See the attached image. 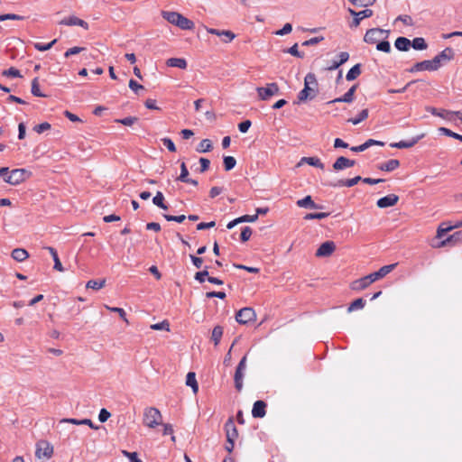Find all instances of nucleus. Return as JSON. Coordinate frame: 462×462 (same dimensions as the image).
Segmentation results:
<instances>
[{"label":"nucleus","mask_w":462,"mask_h":462,"mask_svg":"<svg viewBox=\"0 0 462 462\" xmlns=\"http://www.w3.org/2000/svg\"><path fill=\"white\" fill-rule=\"evenodd\" d=\"M246 369V356H243L240 362L238 363L235 375H234V381H235V387L236 389L240 392L243 388V379L245 376V371Z\"/></svg>","instance_id":"nucleus-4"},{"label":"nucleus","mask_w":462,"mask_h":462,"mask_svg":"<svg viewBox=\"0 0 462 462\" xmlns=\"http://www.w3.org/2000/svg\"><path fill=\"white\" fill-rule=\"evenodd\" d=\"M435 63H437V60H432L417 62L409 69V72L414 73V72L421 71V70H429V71L438 70L437 66H435Z\"/></svg>","instance_id":"nucleus-11"},{"label":"nucleus","mask_w":462,"mask_h":462,"mask_svg":"<svg viewBox=\"0 0 462 462\" xmlns=\"http://www.w3.org/2000/svg\"><path fill=\"white\" fill-rule=\"evenodd\" d=\"M163 217L167 221H174V222H177V223H182L186 219V216L185 215L172 216V215L164 214Z\"/></svg>","instance_id":"nucleus-57"},{"label":"nucleus","mask_w":462,"mask_h":462,"mask_svg":"<svg viewBox=\"0 0 462 462\" xmlns=\"http://www.w3.org/2000/svg\"><path fill=\"white\" fill-rule=\"evenodd\" d=\"M186 384L191 387L192 392L196 394L199 391V384L196 380V374L194 372H189L186 376Z\"/></svg>","instance_id":"nucleus-32"},{"label":"nucleus","mask_w":462,"mask_h":462,"mask_svg":"<svg viewBox=\"0 0 462 462\" xmlns=\"http://www.w3.org/2000/svg\"><path fill=\"white\" fill-rule=\"evenodd\" d=\"M301 162L308 163L310 166L317 167L323 170L325 165L318 157H303Z\"/></svg>","instance_id":"nucleus-36"},{"label":"nucleus","mask_w":462,"mask_h":462,"mask_svg":"<svg viewBox=\"0 0 462 462\" xmlns=\"http://www.w3.org/2000/svg\"><path fill=\"white\" fill-rule=\"evenodd\" d=\"M397 263L383 265L378 271L372 273L366 276L354 281L351 284V289L354 291H363L367 288L371 283L383 278L396 267Z\"/></svg>","instance_id":"nucleus-1"},{"label":"nucleus","mask_w":462,"mask_h":462,"mask_svg":"<svg viewBox=\"0 0 462 462\" xmlns=\"http://www.w3.org/2000/svg\"><path fill=\"white\" fill-rule=\"evenodd\" d=\"M161 14L168 23L177 26L178 18L180 16V13L173 11H162Z\"/></svg>","instance_id":"nucleus-28"},{"label":"nucleus","mask_w":462,"mask_h":462,"mask_svg":"<svg viewBox=\"0 0 462 462\" xmlns=\"http://www.w3.org/2000/svg\"><path fill=\"white\" fill-rule=\"evenodd\" d=\"M167 66L185 69L188 66L187 60L183 58H171L166 61Z\"/></svg>","instance_id":"nucleus-26"},{"label":"nucleus","mask_w":462,"mask_h":462,"mask_svg":"<svg viewBox=\"0 0 462 462\" xmlns=\"http://www.w3.org/2000/svg\"><path fill=\"white\" fill-rule=\"evenodd\" d=\"M51 127V124H49L48 122H44V123H42V124H39V125H35L33 127V130L37 134H42L43 132H45L47 130H50Z\"/></svg>","instance_id":"nucleus-58"},{"label":"nucleus","mask_w":462,"mask_h":462,"mask_svg":"<svg viewBox=\"0 0 462 462\" xmlns=\"http://www.w3.org/2000/svg\"><path fill=\"white\" fill-rule=\"evenodd\" d=\"M162 416L161 411L155 407H148L143 411V424L148 428L154 429L161 425Z\"/></svg>","instance_id":"nucleus-3"},{"label":"nucleus","mask_w":462,"mask_h":462,"mask_svg":"<svg viewBox=\"0 0 462 462\" xmlns=\"http://www.w3.org/2000/svg\"><path fill=\"white\" fill-rule=\"evenodd\" d=\"M360 180H362V178L360 176H356L352 179H347V180H339L338 181L333 183V182H330V183H328L327 185L330 186V187H334V188H337V187H353L355 186L356 184H357Z\"/></svg>","instance_id":"nucleus-23"},{"label":"nucleus","mask_w":462,"mask_h":462,"mask_svg":"<svg viewBox=\"0 0 462 462\" xmlns=\"http://www.w3.org/2000/svg\"><path fill=\"white\" fill-rule=\"evenodd\" d=\"M460 241H462V230L448 236L446 239L440 241L437 245H434V247L440 248L448 245H455Z\"/></svg>","instance_id":"nucleus-19"},{"label":"nucleus","mask_w":462,"mask_h":462,"mask_svg":"<svg viewBox=\"0 0 462 462\" xmlns=\"http://www.w3.org/2000/svg\"><path fill=\"white\" fill-rule=\"evenodd\" d=\"M137 121H138V118L135 117V116H127V117H125V118L116 119L115 120L116 123H119V124H122L124 125H132L134 123H136Z\"/></svg>","instance_id":"nucleus-54"},{"label":"nucleus","mask_w":462,"mask_h":462,"mask_svg":"<svg viewBox=\"0 0 462 462\" xmlns=\"http://www.w3.org/2000/svg\"><path fill=\"white\" fill-rule=\"evenodd\" d=\"M212 149V143L209 139H203L196 148L198 152H208Z\"/></svg>","instance_id":"nucleus-40"},{"label":"nucleus","mask_w":462,"mask_h":462,"mask_svg":"<svg viewBox=\"0 0 462 462\" xmlns=\"http://www.w3.org/2000/svg\"><path fill=\"white\" fill-rule=\"evenodd\" d=\"M365 306V300L362 298L356 299L347 308L348 312H352L356 310H362Z\"/></svg>","instance_id":"nucleus-41"},{"label":"nucleus","mask_w":462,"mask_h":462,"mask_svg":"<svg viewBox=\"0 0 462 462\" xmlns=\"http://www.w3.org/2000/svg\"><path fill=\"white\" fill-rule=\"evenodd\" d=\"M85 50V48L83 47H72L70 49H69L68 51H66V52L64 53V57L65 58H69L72 55H76V54H79L80 53L81 51H83Z\"/></svg>","instance_id":"nucleus-60"},{"label":"nucleus","mask_w":462,"mask_h":462,"mask_svg":"<svg viewBox=\"0 0 462 462\" xmlns=\"http://www.w3.org/2000/svg\"><path fill=\"white\" fill-rule=\"evenodd\" d=\"M255 312L254 309L245 307L241 309L236 315V319L239 324H247L255 319Z\"/></svg>","instance_id":"nucleus-6"},{"label":"nucleus","mask_w":462,"mask_h":462,"mask_svg":"<svg viewBox=\"0 0 462 462\" xmlns=\"http://www.w3.org/2000/svg\"><path fill=\"white\" fill-rule=\"evenodd\" d=\"M287 53H290L291 55L302 59L304 57V53L299 51L298 50V43H294L291 47L284 51Z\"/></svg>","instance_id":"nucleus-51"},{"label":"nucleus","mask_w":462,"mask_h":462,"mask_svg":"<svg viewBox=\"0 0 462 462\" xmlns=\"http://www.w3.org/2000/svg\"><path fill=\"white\" fill-rule=\"evenodd\" d=\"M53 453V448L47 441H40L37 443L36 456L38 457L50 458Z\"/></svg>","instance_id":"nucleus-14"},{"label":"nucleus","mask_w":462,"mask_h":462,"mask_svg":"<svg viewBox=\"0 0 462 462\" xmlns=\"http://www.w3.org/2000/svg\"><path fill=\"white\" fill-rule=\"evenodd\" d=\"M454 229V226L449 222H443L441 223L437 230V237L441 238L444 236L448 232Z\"/></svg>","instance_id":"nucleus-35"},{"label":"nucleus","mask_w":462,"mask_h":462,"mask_svg":"<svg viewBox=\"0 0 462 462\" xmlns=\"http://www.w3.org/2000/svg\"><path fill=\"white\" fill-rule=\"evenodd\" d=\"M411 42L412 43L411 44V47H412L414 50L424 51L428 48V44L425 39L422 37H416Z\"/></svg>","instance_id":"nucleus-34"},{"label":"nucleus","mask_w":462,"mask_h":462,"mask_svg":"<svg viewBox=\"0 0 462 462\" xmlns=\"http://www.w3.org/2000/svg\"><path fill=\"white\" fill-rule=\"evenodd\" d=\"M152 203L162 209H168V206L164 203V196L161 191L156 192L155 196L152 198Z\"/></svg>","instance_id":"nucleus-37"},{"label":"nucleus","mask_w":462,"mask_h":462,"mask_svg":"<svg viewBox=\"0 0 462 462\" xmlns=\"http://www.w3.org/2000/svg\"><path fill=\"white\" fill-rule=\"evenodd\" d=\"M123 454L128 457L130 462H143L139 457L136 452H128L124 450Z\"/></svg>","instance_id":"nucleus-63"},{"label":"nucleus","mask_w":462,"mask_h":462,"mask_svg":"<svg viewBox=\"0 0 462 462\" xmlns=\"http://www.w3.org/2000/svg\"><path fill=\"white\" fill-rule=\"evenodd\" d=\"M361 64L357 63L348 70L346 79L347 81L355 80L361 74Z\"/></svg>","instance_id":"nucleus-33"},{"label":"nucleus","mask_w":462,"mask_h":462,"mask_svg":"<svg viewBox=\"0 0 462 462\" xmlns=\"http://www.w3.org/2000/svg\"><path fill=\"white\" fill-rule=\"evenodd\" d=\"M266 414V403L263 401H256L252 409L254 418H263Z\"/></svg>","instance_id":"nucleus-20"},{"label":"nucleus","mask_w":462,"mask_h":462,"mask_svg":"<svg viewBox=\"0 0 462 462\" xmlns=\"http://www.w3.org/2000/svg\"><path fill=\"white\" fill-rule=\"evenodd\" d=\"M348 12L351 15L354 16V19L350 23L351 28L358 27L361 20L371 17L373 15V11L371 9H365L363 11L356 12L354 9L348 8Z\"/></svg>","instance_id":"nucleus-8"},{"label":"nucleus","mask_w":462,"mask_h":462,"mask_svg":"<svg viewBox=\"0 0 462 462\" xmlns=\"http://www.w3.org/2000/svg\"><path fill=\"white\" fill-rule=\"evenodd\" d=\"M2 75L5 77H13V78H21V73L19 69L11 67L8 69H5L2 71Z\"/></svg>","instance_id":"nucleus-49"},{"label":"nucleus","mask_w":462,"mask_h":462,"mask_svg":"<svg viewBox=\"0 0 462 462\" xmlns=\"http://www.w3.org/2000/svg\"><path fill=\"white\" fill-rule=\"evenodd\" d=\"M223 336V328L221 326H216L212 330L211 339L213 340L215 346H217L221 340Z\"/></svg>","instance_id":"nucleus-39"},{"label":"nucleus","mask_w":462,"mask_h":462,"mask_svg":"<svg viewBox=\"0 0 462 462\" xmlns=\"http://www.w3.org/2000/svg\"><path fill=\"white\" fill-rule=\"evenodd\" d=\"M27 171L24 169H14L11 171L10 175L7 176L5 182L11 185H18L22 183L26 178Z\"/></svg>","instance_id":"nucleus-9"},{"label":"nucleus","mask_w":462,"mask_h":462,"mask_svg":"<svg viewBox=\"0 0 462 462\" xmlns=\"http://www.w3.org/2000/svg\"><path fill=\"white\" fill-rule=\"evenodd\" d=\"M61 423H72L75 425H88L91 429L97 430V427L95 426L91 420L89 419H83V420H78V419H63L60 420Z\"/></svg>","instance_id":"nucleus-27"},{"label":"nucleus","mask_w":462,"mask_h":462,"mask_svg":"<svg viewBox=\"0 0 462 462\" xmlns=\"http://www.w3.org/2000/svg\"><path fill=\"white\" fill-rule=\"evenodd\" d=\"M195 24L191 20L188 19L180 14V16L177 21V27L181 30H192Z\"/></svg>","instance_id":"nucleus-30"},{"label":"nucleus","mask_w":462,"mask_h":462,"mask_svg":"<svg viewBox=\"0 0 462 462\" xmlns=\"http://www.w3.org/2000/svg\"><path fill=\"white\" fill-rule=\"evenodd\" d=\"M427 111H429L433 116H439L448 121H452V114H451L452 111L446 110V109L439 110V109H437L435 107H431V106L427 107Z\"/></svg>","instance_id":"nucleus-24"},{"label":"nucleus","mask_w":462,"mask_h":462,"mask_svg":"<svg viewBox=\"0 0 462 462\" xmlns=\"http://www.w3.org/2000/svg\"><path fill=\"white\" fill-rule=\"evenodd\" d=\"M399 200V197L395 194H389L387 196H384L381 199H379L376 202V205L380 208H385L389 207H393L396 205V203Z\"/></svg>","instance_id":"nucleus-17"},{"label":"nucleus","mask_w":462,"mask_h":462,"mask_svg":"<svg viewBox=\"0 0 462 462\" xmlns=\"http://www.w3.org/2000/svg\"><path fill=\"white\" fill-rule=\"evenodd\" d=\"M110 416L111 413L106 409L103 408L99 411L98 420L100 422H106Z\"/></svg>","instance_id":"nucleus-64"},{"label":"nucleus","mask_w":462,"mask_h":462,"mask_svg":"<svg viewBox=\"0 0 462 462\" xmlns=\"http://www.w3.org/2000/svg\"><path fill=\"white\" fill-rule=\"evenodd\" d=\"M411 42L406 37L400 36L395 40L394 46L400 51H407L411 47Z\"/></svg>","instance_id":"nucleus-25"},{"label":"nucleus","mask_w":462,"mask_h":462,"mask_svg":"<svg viewBox=\"0 0 462 462\" xmlns=\"http://www.w3.org/2000/svg\"><path fill=\"white\" fill-rule=\"evenodd\" d=\"M318 94V81L314 73H308L304 79V88L298 94L299 102L313 99Z\"/></svg>","instance_id":"nucleus-2"},{"label":"nucleus","mask_w":462,"mask_h":462,"mask_svg":"<svg viewBox=\"0 0 462 462\" xmlns=\"http://www.w3.org/2000/svg\"><path fill=\"white\" fill-rule=\"evenodd\" d=\"M357 85L352 86L342 97H337L328 102V104L332 103H351L354 100V94L356 90Z\"/></svg>","instance_id":"nucleus-21"},{"label":"nucleus","mask_w":462,"mask_h":462,"mask_svg":"<svg viewBox=\"0 0 462 462\" xmlns=\"http://www.w3.org/2000/svg\"><path fill=\"white\" fill-rule=\"evenodd\" d=\"M189 178V171L187 169V166L185 162H181L180 164V174L178 177V180L184 182Z\"/></svg>","instance_id":"nucleus-56"},{"label":"nucleus","mask_w":462,"mask_h":462,"mask_svg":"<svg viewBox=\"0 0 462 462\" xmlns=\"http://www.w3.org/2000/svg\"><path fill=\"white\" fill-rule=\"evenodd\" d=\"M151 328L153 330L170 331V323L167 319H164L162 322L151 325Z\"/></svg>","instance_id":"nucleus-47"},{"label":"nucleus","mask_w":462,"mask_h":462,"mask_svg":"<svg viewBox=\"0 0 462 462\" xmlns=\"http://www.w3.org/2000/svg\"><path fill=\"white\" fill-rule=\"evenodd\" d=\"M292 31V25L289 23H285L283 27L275 32L276 35L283 36L290 33Z\"/></svg>","instance_id":"nucleus-59"},{"label":"nucleus","mask_w":462,"mask_h":462,"mask_svg":"<svg viewBox=\"0 0 462 462\" xmlns=\"http://www.w3.org/2000/svg\"><path fill=\"white\" fill-rule=\"evenodd\" d=\"M297 206L305 208L322 209L323 206L317 204L313 201L311 196L308 195L305 198L297 201Z\"/></svg>","instance_id":"nucleus-22"},{"label":"nucleus","mask_w":462,"mask_h":462,"mask_svg":"<svg viewBox=\"0 0 462 462\" xmlns=\"http://www.w3.org/2000/svg\"><path fill=\"white\" fill-rule=\"evenodd\" d=\"M256 91L262 100H267L279 92V87L276 83H270L266 87H258Z\"/></svg>","instance_id":"nucleus-7"},{"label":"nucleus","mask_w":462,"mask_h":462,"mask_svg":"<svg viewBox=\"0 0 462 462\" xmlns=\"http://www.w3.org/2000/svg\"><path fill=\"white\" fill-rule=\"evenodd\" d=\"M424 136H425V134H421L412 137L411 140H408V141H400L397 143H390V146L393 148H398V149L411 148V147H413Z\"/></svg>","instance_id":"nucleus-16"},{"label":"nucleus","mask_w":462,"mask_h":462,"mask_svg":"<svg viewBox=\"0 0 462 462\" xmlns=\"http://www.w3.org/2000/svg\"><path fill=\"white\" fill-rule=\"evenodd\" d=\"M439 132H441L443 134L447 135V136H449V137H452L454 139H457V140H459L460 142H462V135L461 134H458L455 132H452L451 130L446 128V127H440L439 129Z\"/></svg>","instance_id":"nucleus-52"},{"label":"nucleus","mask_w":462,"mask_h":462,"mask_svg":"<svg viewBox=\"0 0 462 462\" xmlns=\"http://www.w3.org/2000/svg\"><path fill=\"white\" fill-rule=\"evenodd\" d=\"M336 249V245L333 241H326L322 243L316 251V256L327 257L333 254Z\"/></svg>","instance_id":"nucleus-13"},{"label":"nucleus","mask_w":462,"mask_h":462,"mask_svg":"<svg viewBox=\"0 0 462 462\" xmlns=\"http://www.w3.org/2000/svg\"><path fill=\"white\" fill-rule=\"evenodd\" d=\"M208 277H210L208 266H205L202 271L197 272L195 273L194 279L199 283H203L206 280L208 281Z\"/></svg>","instance_id":"nucleus-42"},{"label":"nucleus","mask_w":462,"mask_h":462,"mask_svg":"<svg viewBox=\"0 0 462 462\" xmlns=\"http://www.w3.org/2000/svg\"><path fill=\"white\" fill-rule=\"evenodd\" d=\"M355 165H356V161L350 160L344 156H340L335 161L332 167H333L334 171H339L344 169L353 167Z\"/></svg>","instance_id":"nucleus-18"},{"label":"nucleus","mask_w":462,"mask_h":462,"mask_svg":"<svg viewBox=\"0 0 462 462\" xmlns=\"http://www.w3.org/2000/svg\"><path fill=\"white\" fill-rule=\"evenodd\" d=\"M329 216V213L320 212V213H308L305 215V220H312V219H324Z\"/></svg>","instance_id":"nucleus-46"},{"label":"nucleus","mask_w":462,"mask_h":462,"mask_svg":"<svg viewBox=\"0 0 462 462\" xmlns=\"http://www.w3.org/2000/svg\"><path fill=\"white\" fill-rule=\"evenodd\" d=\"M454 51L450 47L445 48L442 51H440L438 55H436L432 60H437V63H435V66H437V69H439L442 63L450 61L454 58Z\"/></svg>","instance_id":"nucleus-10"},{"label":"nucleus","mask_w":462,"mask_h":462,"mask_svg":"<svg viewBox=\"0 0 462 462\" xmlns=\"http://www.w3.org/2000/svg\"><path fill=\"white\" fill-rule=\"evenodd\" d=\"M223 163L225 171H229L235 168L236 160L233 156H224Z\"/></svg>","instance_id":"nucleus-45"},{"label":"nucleus","mask_w":462,"mask_h":462,"mask_svg":"<svg viewBox=\"0 0 462 462\" xmlns=\"http://www.w3.org/2000/svg\"><path fill=\"white\" fill-rule=\"evenodd\" d=\"M252 229L250 226H245L243 227L242 229V232L240 234V239L242 242H246L250 239L251 236H252Z\"/></svg>","instance_id":"nucleus-55"},{"label":"nucleus","mask_w":462,"mask_h":462,"mask_svg":"<svg viewBox=\"0 0 462 462\" xmlns=\"http://www.w3.org/2000/svg\"><path fill=\"white\" fill-rule=\"evenodd\" d=\"M400 166V162L396 159H391L378 166V169L383 171H393Z\"/></svg>","instance_id":"nucleus-31"},{"label":"nucleus","mask_w":462,"mask_h":462,"mask_svg":"<svg viewBox=\"0 0 462 462\" xmlns=\"http://www.w3.org/2000/svg\"><path fill=\"white\" fill-rule=\"evenodd\" d=\"M105 285V280H90L87 282V288H91L94 290H99L103 288Z\"/></svg>","instance_id":"nucleus-50"},{"label":"nucleus","mask_w":462,"mask_h":462,"mask_svg":"<svg viewBox=\"0 0 462 462\" xmlns=\"http://www.w3.org/2000/svg\"><path fill=\"white\" fill-rule=\"evenodd\" d=\"M56 42H57V39H54L53 41H51L49 43L36 42L34 44V48L37 51H45L50 50Z\"/></svg>","instance_id":"nucleus-48"},{"label":"nucleus","mask_w":462,"mask_h":462,"mask_svg":"<svg viewBox=\"0 0 462 462\" xmlns=\"http://www.w3.org/2000/svg\"><path fill=\"white\" fill-rule=\"evenodd\" d=\"M225 431L226 442L235 441L238 437V430L235 425L233 418H229L225 423Z\"/></svg>","instance_id":"nucleus-12"},{"label":"nucleus","mask_w":462,"mask_h":462,"mask_svg":"<svg viewBox=\"0 0 462 462\" xmlns=\"http://www.w3.org/2000/svg\"><path fill=\"white\" fill-rule=\"evenodd\" d=\"M61 25H67V26H80L84 28L85 30H88V23L85 22L84 20L75 16L70 15L69 17H65L59 23Z\"/></svg>","instance_id":"nucleus-15"},{"label":"nucleus","mask_w":462,"mask_h":462,"mask_svg":"<svg viewBox=\"0 0 462 462\" xmlns=\"http://www.w3.org/2000/svg\"><path fill=\"white\" fill-rule=\"evenodd\" d=\"M389 31L380 29V28H372L366 31L364 41L366 43L374 44L378 42L379 39L383 34H385V38L388 37Z\"/></svg>","instance_id":"nucleus-5"},{"label":"nucleus","mask_w":462,"mask_h":462,"mask_svg":"<svg viewBox=\"0 0 462 462\" xmlns=\"http://www.w3.org/2000/svg\"><path fill=\"white\" fill-rule=\"evenodd\" d=\"M221 33L223 34L222 37H224L223 42L226 43L232 42L236 37V34L231 31L223 30Z\"/></svg>","instance_id":"nucleus-61"},{"label":"nucleus","mask_w":462,"mask_h":462,"mask_svg":"<svg viewBox=\"0 0 462 462\" xmlns=\"http://www.w3.org/2000/svg\"><path fill=\"white\" fill-rule=\"evenodd\" d=\"M31 92L32 94L34 96V97H46L45 94H43L41 90H40V85H39V80H38V78H34L32 81V88H31Z\"/></svg>","instance_id":"nucleus-44"},{"label":"nucleus","mask_w":462,"mask_h":462,"mask_svg":"<svg viewBox=\"0 0 462 462\" xmlns=\"http://www.w3.org/2000/svg\"><path fill=\"white\" fill-rule=\"evenodd\" d=\"M368 117V109H363L359 112V114L353 118H349L347 121L352 123L353 125H358L362 121L365 120Z\"/></svg>","instance_id":"nucleus-43"},{"label":"nucleus","mask_w":462,"mask_h":462,"mask_svg":"<svg viewBox=\"0 0 462 462\" xmlns=\"http://www.w3.org/2000/svg\"><path fill=\"white\" fill-rule=\"evenodd\" d=\"M162 142L170 152H176V146L171 138L164 137L162 139Z\"/></svg>","instance_id":"nucleus-62"},{"label":"nucleus","mask_w":462,"mask_h":462,"mask_svg":"<svg viewBox=\"0 0 462 462\" xmlns=\"http://www.w3.org/2000/svg\"><path fill=\"white\" fill-rule=\"evenodd\" d=\"M376 49H377V51L389 53L391 51L390 42L386 40L378 42L376 44Z\"/></svg>","instance_id":"nucleus-53"},{"label":"nucleus","mask_w":462,"mask_h":462,"mask_svg":"<svg viewBox=\"0 0 462 462\" xmlns=\"http://www.w3.org/2000/svg\"><path fill=\"white\" fill-rule=\"evenodd\" d=\"M11 256L14 260L21 263L29 257V254L23 248H15L12 251Z\"/></svg>","instance_id":"nucleus-29"},{"label":"nucleus","mask_w":462,"mask_h":462,"mask_svg":"<svg viewBox=\"0 0 462 462\" xmlns=\"http://www.w3.org/2000/svg\"><path fill=\"white\" fill-rule=\"evenodd\" d=\"M46 249L51 253L52 258H53V261H54V266L53 268L57 271H60V272H62L63 271V267H62V264L59 259V256H58V254H57V251L56 249H54L53 247H51V246H48L46 247Z\"/></svg>","instance_id":"nucleus-38"}]
</instances>
